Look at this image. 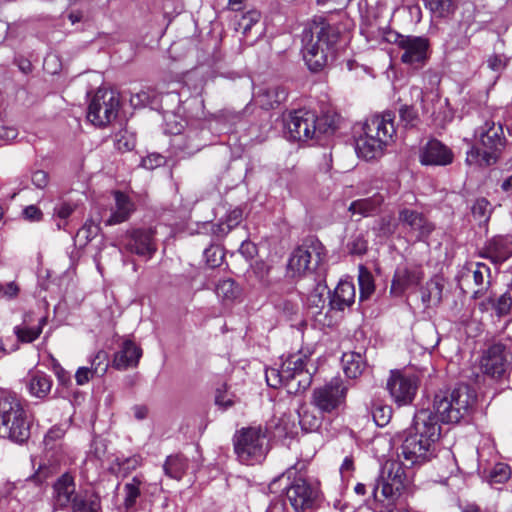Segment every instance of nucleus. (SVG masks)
I'll return each instance as SVG.
<instances>
[{
    "instance_id": "46",
    "label": "nucleus",
    "mask_w": 512,
    "mask_h": 512,
    "mask_svg": "<svg viewBox=\"0 0 512 512\" xmlns=\"http://www.w3.org/2000/svg\"><path fill=\"white\" fill-rule=\"evenodd\" d=\"M261 14L257 10H250L240 16L235 23V30L241 31L243 35H247L251 28L259 22Z\"/></svg>"
},
{
    "instance_id": "35",
    "label": "nucleus",
    "mask_w": 512,
    "mask_h": 512,
    "mask_svg": "<svg viewBox=\"0 0 512 512\" xmlns=\"http://www.w3.org/2000/svg\"><path fill=\"white\" fill-rule=\"evenodd\" d=\"M443 285L438 279H430L421 289V300L425 307L437 306L442 301Z\"/></svg>"
},
{
    "instance_id": "25",
    "label": "nucleus",
    "mask_w": 512,
    "mask_h": 512,
    "mask_svg": "<svg viewBox=\"0 0 512 512\" xmlns=\"http://www.w3.org/2000/svg\"><path fill=\"white\" fill-rule=\"evenodd\" d=\"M387 145L381 138H375L368 130H363V134L356 139L355 149L359 157L372 160L380 156Z\"/></svg>"
},
{
    "instance_id": "55",
    "label": "nucleus",
    "mask_w": 512,
    "mask_h": 512,
    "mask_svg": "<svg viewBox=\"0 0 512 512\" xmlns=\"http://www.w3.org/2000/svg\"><path fill=\"white\" fill-rule=\"evenodd\" d=\"M96 376H103L108 368L107 354L104 351H98L89 367Z\"/></svg>"
},
{
    "instance_id": "60",
    "label": "nucleus",
    "mask_w": 512,
    "mask_h": 512,
    "mask_svg": "<svg viewBox=\"0 0 512 512\" xmlns=\"http://www.w3.org/2000/svg\"><path fill=\"white\" fill-rule=\"evenodd\" d=\"M141 164L144 168L153 170L165 164V157L158 153H152L143 158Z\"/></svg>"
},
{
    "instance_id": "17",
    "label": "nucleus",
    "mask_w": 512,
    "mask_h": 512,
    "mask_svg": "<svg viewBox=\"0 0 512 512\" xmlns=\"http://www.w3.org/2000/svg\"><path fill=\"white\" fill-rule=\"evenodd\" d=\"M400 226L412 234L417 241L427 240L435 230V225L422 212L401 206L398 210Z\"/></svg>"
},
{
    "instance_id": "37",
    "label": "nucleus",
    "mask_w": 512,
    "mask_h": 512,
    "mask_svg": "<svg viewBox=\"0 0 512 512\" xmlns=\"http://www.w3.org/2000/svg\"><path fill=\"white\" fill-rule=\"evenodd\" d=\"M145 483L146 482L143 475H136L124 485V506L127 509L135 506L137 499L140 497L141 491L145 486Z\"/></svg>"
},
{
    "instance_id": "15",
    "label": "nucleus",
    "mask_w": 512,
    "mask_h": 512,
    "mask_svg": "<svg viewBox=\"0 0 512 512\" xmlns=\"http://www.w3.org/2000/svg\"><path fill=\"white\" fill-rule=\"evenodd\" d=\"M318 488L302 476L295 477L286 487V498L295 512H307L316 507Z\"/></svg>"
},
{
    "instance_id": "8",
    "label": "nucleus",
    "mask_w": 512,
    "mask_h": 512,
    "mask_svg": "<svg viewBox=\"0 0 512 512\" xmlns=\"http://www.w3.org/2000/svg\"><path fill=\"white\" fill-rule=\"evenodd\" d=\"M266 432L261 426L238 430L233 438L234 450L239 461L246 465L262 462L268 452Z\"/></svg>"
},
{
    "instance_id": "54",
    "label": "nucleus",
    "mask_w": 512,
    "mask_h": 512,
    "mask_svg": "<svg viewBox=\"0 0 512 512\" xmlns=\"http://www.w3.org/2000/svg\"><path fill=\"white\" fill-rule=\"evenodd\" d=\"M99 231V224L90 219L78 230L76 237L80 240L83 239L84 243H88L98 235Z\"/></svg>"
},
{
    "instance_id": "22",
    "label": "nucleus",
    "mask_w": 512,
    "mask_h": 512,
    "mask_svg": "<svg viewBox=\"0 0 512 512\" xmlns=\"http://www.w3.org/2000/svg\"><path fill=\"white\" fill-rule=\"evenodd\" d=\"M452 150L437 139L429 140L422 148L420 162L423 165L446 166L453 162Z\"/></svg>"
},
{
    "instance_id": "10",
    "label": "nucleus",
    "mask_w": 512,
    "mask_h": 512,
    "mask_svg": "<svg viewBox=\"0 0 512 512\" xmlns=\"http://www.w3.org/2000/svg\"><path fill=\"white\" fill-rule=\"evenodd\" d=\"M403 462L388 461L382 468L377 484L373 486V494L381 490L385 499H395L409 484V478L404 469Z\"/></svg>"
},
{
    "instance_id": "62",
    "label": "nucleus",
    "mask_w": 512,
    "mask_h": 512,
    "mask_svg": "<svg viewBox=\"0 0 512 512\" xmlns=\"http://www.w3.org/2000/svg\"><path fill=\"white\" fill-rule=\"evenodd\" d=\"M250 110V104L246 105V107L242 111H235L233 109H223L221 111V116L232 123H235L242 119L243 115Z\"/></svg>"
},
{
    "instance_id": "59",
    "label": "nucleus",
    "mask_w": 512,
    "mask_h": 512,
    "mask_svg": "<svg viewBox=\"0 0 512 512\" xmlns=\"http://www.w3.org/2000/svg\"><path fill=\"white\" fill-rule=\"evenodd\" d=\"M141 464L139 456H132L118 462L120 472L125 477Z\"/></svg>"
},
{
    "instance_id": "34",
    "label": "nucleus",
    "mask_w": 512,
    "mask_h": 512,
    "mask_svg": "<svg viewBox=\"0 0 512 512\" xmlns=\"http://www.w3.org/2000/svg\"><path fill=\"white\" fill-rule=\"evenodd\" d=\"M479 308L481 311H488L491 308L495 310L497 316H506L512 308V296L510 292L503 293L497 299L490 296L479 304Z\"/></svg>"
},
{
    "instance_id": "4",
    "label": "nucleus",
    "mask_w": 512,
    "mask_h": 512,
    "mask_svg": "<svg viewBox=\"0 0 512 512\" xmlns=\"http://www.w3.org/2000/svg\"><path fill=\"white\" fill-rule=\"evenodd\" d=\"M31 419L21 399L0 391V438L23 444L30 438Z\"/></svg>"
},
{
    "instance_id": "21",
    "label": "nucleus",
    "mask_w": 512,
    "mask_h": 512,
    "mask_svg": "<svg viewBox=\"0 0 512 512\" xmlns=\"http://www.w3.org/2000/svg\"><path fill=\"white\" fill-rule=\"evenodd\" d=\"M52 501L56 509H66L79 494L76 493L74 476L68 472L62 474L53 484Z\"/></svg>"
},
{
    "instance_id": "33",
    "label": "nucleus",
    "mask_w": 512,
    "mask_h": 512,
    "mask_svg": "<svg viewBox=\"0 0 512 512\" xmlns=\"http://www.w3.org/2000/svg\"><path fill=\"white\" fill-rule=\"evenodd\" d=\"M341 363L345 375L351 379L360 376L366 368V361L359 352H345L342 355Z\"/></svg>"
},
{
    "instance_id": "29",
    "label": "nucleus",
    "mask_w": 512,
    "mask_h": 512,
    "mask_svg": "<svg viewBox=\"0 0 512 512\" xmlns=\"http://www.w3.org/2000/svg\"><path fill=\"white\" fill-rule=\"evenodd\" d=\"M142 356V349L131 340L123 342L122 348L115 353L113 364L119 370L134 367Z\"/></svg>"
},
{
    "instance_id": "2",
    "label": "nucleus",
    "mask_w": 512,
    "mask_h": 512,
    "mask_svg": "<svg viewBox=\"0 0 512 512\" xmlns=\"http://www.w3.org/2000/svg\"><path fill=\"white\" fill-rule=\"evenodd\" d=\"M309 33L310 40L303 49V57L310 71L319 72L334 59L340 30L321 20L313 23Z\"/></svg>"
},
{
    "instance_id": "56",
    "label": "nucleus",
    "mask_w": 512,
    "mask_h": 512,
    "mask_svg": "<svg viewBox=\"0 0 512 512\" xmlns=\"http://www.w3.org/2000/svg\"><path fill=\"white\" fill-rule=\"evenodd\" d=\"M252 272L262 286H268L270 284V266L267 265L265 262H256L253 265Z\"/></svg>"
},
{
    "instance_id": "31",
    "label": "nucleus",
    "mask_w": 512,
    "mask_h": 512,
    "mask_svg": "<svg viewBox=\"0 0 512 512\" xmlns=\"http://www.w3.org/2000/svg\"><path fill=\"white\" fill-rule=\"evenodd\" d=\"M26 386L31 396L43 399L51 391L52 380L44 372H30L27 376Z\"/></svg>"
},
{
    "instance_id": "53",
    "label": "nucleus",
    "mask_w": 512,
    "mask_h": 512,
    "mask_svg": "<svg viewBox=\"0 0 512 512\" xmlns=\"http://www.w3.org/2000/svg\"><path fill=\"white\" fill-rule=\"evenodd\" d=\"M136 139L132 133H129L127 130L120 131L116 135L115 147L120 152H128L135 148Z\"/></svg>"
},
{
    "instance_id": "16",
    "label": "nucleus",
    "mask_w": 512,
    "mask_h": 512,
    "mask_svg": "<svg viewBox=\"0 0 512 512\" xmlns=\"http://www.w3.org/2000/svg\"><path fill=\"white\" fill-rule=\"evenodd\" d=\"M387 389L398 406L409 405L413 402L419 385L418 377L399 370L391 371L387 380Z\"/></svg>"
},
{
    "instance_id": "47",
    "label": "nucleus",
    "mask_w": 512,
    "mask_h": 512,
    "mask_svg": "<svg viewBox=\"0 0 512 512\" xmlns=\"http://www.w3.org/2000/svg\"><path fill=\"white\" fill-rule=\"evenodd\" d=\"M472 215L480 223H487L491 216V204L485 198L477 199L472 206Z\"/></svg>"
},
{
    "instance_id": "28",
    "label": "nucleus",
    "mask_w": 512,
    "mask_h": 512,
    "mask_svg": "<svg viewBox=\"0 0 512 512\" xmlns=\"http://www.w3.org/2000/svg\"><path fill=\"white\" fill-rule=\"evenodd\" d=\"M286 98L287 91L278 85L262 87L254 94L255 103L265 110L275 108Z\"/></svg>"
},
{
    "instance_id": "18",
    "label": "nucleus",
    "mask_w": 512,
    "mask_h": 512,
    "mask_svg": "<svg viewBox=\"0 0 512 512\" xmlns=\"http://www.w3.org/2000/svg\"><path fill=\"white\" fill-rule=\"evenodd\" d=\"M477 255L490 260L495 265H501L512 256V237L493 236L478 250Z\"/></svg>"
},
{
    "instance_id": "41",
    "label": "nucleus",
    "mask_w": 512,
    "mask_h": 512,
    "mask_svg": "<svg viewBox=\"0 0 512 512\" xmlns=\"http://www.w3.org/2000/svg\"><path fill=\"white\" fill-rule=\"evenodd\" d=\"M326 294H329L327 285L325 283L318 282L307 296L308 306L320 311L325 306Z\"/></svg>"
},
{
    "instance_id": "61",
    "label": "nucleus",
    "mask_w": 512,
    "mask_h": 512,
    "mask_svg": "<svg viewBox=\"0 0 512 512\" xmlns=\"http://www.w3.org/2000/svg\"><path fill=\"white\" fill-rule=\"evenodd\" d=\"M22 215L25 220L30 222H39L43 218V213L39 207L36 205H29L25 207L22 211Z\"/></svg>"
},
{
    "instance_id": "14",
    "label": "nucleus",
    "mask_w": 512,
    "mask_h": 512,
    "mask_svg": "<svg viewBox=\"0 0 512 512\" xmlns=\"http://www.w3.org/2000/svg\"><path fill=\"white\" fill-rule=\"evenodd\" d=\"M326 254L324 246L316 239H309L297 247L288 261V270L292 276H299L311 269V264L317 266Z\"/></svg>"
},
{
    "instance_id": "20",
    "label": "nucleus",
    "mask_w": 512,
    "mask_h": 512,
    "mask_svg": "<svg viewBox=\"0 0 512 512\" xmlns=\"http://www.w3.org/2000/svg\"><path fill=\"white\" fill-rule=\"evenodd\" d=\"M125 248L140 257L150 259L157 250L154 232L151 229L131 231L126 237Z\"/></svg>"
},
{
    "instance_id": "40",
    "label": "nucleus",
    "mask_w": 512,
    "mask_h": 512,
    "mask_svg": "<svg viewBox=\"0 0 512 512\" xmlns=\"http://www.w3.org/2000/svg\"><path fill=\"white\" fill-rule=\"evenodd\" d=\"M358 283L360 290V301L368 299L375 291L373 275L364 266L359 267Z\"/></svg>"
},
{
    "instance_id": "13",
    "label": "nucleus",
    "mask_w": 512,
    "mask_h": 512,
    "mask_svg": "<svg viewBox=\"0 0 512 512\" xmlns=\"http://www.w3.org/2000/svg\"><path fill=\"white\" fill-rule=\"evenodd\" d=\"M393 42L402 51L401 61L404 64L420 68L429 58L430 43L428 38L414 35L395 34Z\"/></svg>"
},
{
    "instance_id": "19",
    "label": "nucleus",
    "mask_w": 512,
    "mask_h": 512,
    "mask_svg": "<svg viewBox=\"0 0 512 512\" xmlns=\"http://www.w3.org/2000/svg\"><path fill=\"white\" fill-rule=\"evenodd\" d=\"M424 278V272L421 266L407 265L398 267L395 270L391 293L395 296H402L405 291L417 287Z\"/></svg>"
},
{
    "instance_id": "52",
    "label": "nucleus",
    "mask_w": 512,
    "mask_h": 512,
    "mask_svg": "<svg viewBox=\"0 0 512 512\" xmlns=\"http://www.w3.org/2000/svg\"><path fill=\"white\" fill-rule=\"evenodd\" d=\"M54 471V466L41 464L35 474L26 480V484L24 486L28 487L32 484H35L39 489V485L46 481L54 473Z\"/></svg>"
},
{
    "instance_id": "58",
    "label": "nucleus",
    "mask_w": 512,
    "mask_h": 512,
    "mask_svg": "<svg viewBox=\"0 0 512 512\" xmlns=\"http://www.w3.org/2000/svg\"><path fill=\"white\" fill-rule=\"evenodd\" d=\"M204 257L206 259V263L210 268L218 267L222 260L223 254L221 250L216 246H211L204 250Z\"/></svg>"
},
{
    "instance_id": "23",
    "label": "nucleus",
    "mask_w": 512,
    "mask_h": 512,
    "mask_svg": "<svg viewBox=\"0 0 512 512\" xmlns=\"http://www.w3.org/2000/svg\"><path fill=\"white\" fill-rule=\"evenodd\" d=\"M394 119L395 115L391 111H386L381 115H374L366 120L363 130H368L375 138H381V140L389 144L396 133Z\"/></svg>"
},
{
    "instance_id": "1",
    "label": "nucleus",
    "mask_w": 512,
    "mask_h": 512,
    "mask_svg": "<svg viewBox=\"0 0 512 512\" xmlns=\"http://www.w3.org/2000/svg\"><path fill=\"white\" fill-rule=\"evenodd\" d=\"M438 418L428 409L418 411L401 445V456L406 467L422 465L435 455V443L440 438Z\"/></svg>"
},
{
    "instance_id": "6",
    "label": "nucleus",
    "mask_w": 512,
    "mask_h": 512,
    "mask_svg": "<svg viewBox=\"0 0 512 512\" xmlns=\"http://www.w3.org/2000/svg\"><path fill=\"white\" fill-rule=\"evenodd\" d=\"M309 358L303 354L289 355L278 368H268L265 371L266 382L272 388L282 385L288 393L305 391L312 382V374L307 368Z\"/></svg>"
},
{
    "instance_id": "57",
    "label": "nucleus",
    "mask_w": 512,
    "mask_h": 512,
    "mask_svg": "<svg viewBox=\"0 0 512 512\" xmlns=\"http://www.w3.org/2000/svg\"><path fill=\"white\" fill-rule=\"evenodd\" d=\"M510 477V469L506 464L498 463L490 472L491 483H504Z\"/></svg>"
},
{
    "instance_id": "63",
    "label": "nucleus",
    "mask_w": 512,
    "mask_h": 512,
    "mask_svg": "<svg viewBox=\"0 0 512 512\" xmlns=\"http://www.w3.org/2000/svg\"><path fill=\"white\" fill-rule=\"evenodd\" d=\"M31 181L37 189H44L49 183V175L44 170H36L32 173Z\"/></svg>"
},
{
    "instance_id": "24",
    "label": "nucleus",
    "mask_w": 512,
    "mask_h": 512,
    "mask_svg": "<svg viewBox=\"0 0 512 512\" xmlns=\"http://www.w3.org/2000/svg\"><path fill=\"white\" fill-rule=\"evenodd\" d=\"M170 144L175 153L183 157L192 156L205 146L198 130H189L186 134L177 132L172 137Z\"/></svg>"
},
{
    "instance_id": "5",
    "label": "nucleus",
    "mask_w": 512,
    "mask_h": 512,
    "mask_svg": "<svg viewBox=\"0 0 512 512\" xmlns=\"http://www.w3.org/2000/svg\"><path fill=\"white\" fill-rule=\"evenodd\" d=\"M476 145L466 154V163L479 167L494 165L506 145V137L500 123L486 121L474 132Z\"/></svg>"
},
{
    "instance_id": "42",
    "label": "nucleus",
    "mask_w": 512,
    "mask_h": 512,
    "mask_svg": "<svg viewBox=\"0 0 512 512\" xmlns=\"http://www.w3.org/2000/svg\"><path fill=\"white\" fill-rule=\"evenodd\" d=\"M70 507L72 512H99L100 500L96 496L79 495Z\"/></svg>"
},
{
    "instance_id": "38",
    "label": "nucleus",
    "mask_w": 512,
    "mask_h": 512,
    "mask_svg": "<svg viewBox=\"0 0 512 512\" xmlns=\"http://www.w3.org/2000/svg\"><path fill=\"white\" fill-rule=\"evenodd\" d=\"M299 424L304 432H315L322 425V418L310 410L306 404L298 409Z\"/></svg>"
},
{
    "instance_id": "12",
    "label": "nucleus",
    "mask_w": 512,
    "mask_h": 512,
    "mask_svg": "<svg viewBox=\"0 0 512 512\" xmlns=\"http://www.w3.org/2000/svg\"><path fill=\"white\" fill-rule=\"evenodd\" d=\"M348 389L343 379L332 378L313 390L312 403L322 413H332L344 405Z\"/></svg>"
},
{
    "instance_id": "9",
    "label": "nucleus",
    "mask_w": 512,
    "mask_h": 512,
    "mask_svg": "<svg viewBox=\"0 0 512 512\" xmlns=\"http://www.w3.org/2000/svg\"><path fill=\"white\" fill-rule=\"evenodd\" d=\"M120 108L119 95L113 90L98 89L89 102L87 119L103 127L116 119Z\"/></svg>"
},
{
    "instance_id": "27",
    "label": "nucleus",
    "mask_w": 512,
    "mask_h": 512,
    "mask_svg": "<svg viewBox=\"0 0 512 512\" xmlns=\"http://www.w3.org/2000/svg\"><path fill=\"white\" fill-rule=\"evenodd\" d=\"M356 290L351 281L341 280L333 294L330 296L329 306L331 310L344 311L355 302Z\"/></svg>"
},
{
    "instance_id": "51",
    "label": "nucleus",
    "mask_w": 512,
    "mask_h": 512,
    "mask_svg": "<svg viewBox=\"0 0 512 512\" xmlns=\"http://www.w3.org/2000/svg\"><path fill=\"white\" fill-rule=\"evenodd\" d=\"M347 249L352 255L362 256L367 252L368 241L363 234H354L347 243Z\"/></svg>"
},
{
    "instance_id": "64",
    "label": "nucleus",
    "mask_w": 512,
    "mask_h": 512,
    "mask_svg": "<svg viewBox=\"0 0 512 512\" xmlns=\"http://www.w3.org/2000/svg\"><path fill=\"white\" fill-rule=\"evenodd\" d=\"M73 211V205L63 202L54 208V215L57 216L60 220L65 221L73 213Z\"/></svg>"
},
{
    "instance_id": "43",
    "label": "nucleus",
    "mask_w": 512,
    "mask_h": 512,
    "mask_svg": "<svg viewBox=\"0 0 512 512\" xmlns=\"http://www.w3.org/2000/svg\"><path fill=\"white\" fill-rule=\"evenodd\" d=\"M400 125L405 129H412L419 125L420 118L417 110L407 104H403L398 109Z\"/></svg>"
},
{
    "instance_id": "48",
    "label": "nucleus",
    "mask_w": 512,
    "mask_h": 512,
    "mask_svg": "<svg viewBox=\"0 0 512 512\" xmlns=\"http://www.w3.org/2000/svg\"><path fill=\"white\" fill-rule=\"evenodd\" d=\"M372 417L379 427L386 426L392 417V408L381 403L374 404L372 408Z\"/></svg>"
},
{
    "instance_id": "39",
    "label": "nucleus",
    "mask_w": 512,
    "mask_h": 512,
    "mask_svg": "<svg viewBox=\"0 0 512 512\" xmlns=\"http://www.w3.org/2000/svg\"><path fill=\"white\" fill-rule=\"evenodd\" d=\"M425 7L436 17L445 18L456 9L455 0H424Z\"/></svg>"
},
{
    "instance_id": "11",
    "label": "nucleus",
    "mask_w": 512,
    "mask_h": 512,
    "mask_svg": "<svg viewBox=\"0 0 512 512\" xmlns=\"http://www.w3.org/2000/svg\"><path fill=\"white\" fill-rule=\"evenodd\" d=\"M512 367V344L495 342L482 354L481 371L492 378H502Z\"/></svg>"
},
{
    "instance_id": "36",
    "label": "nucleus",
    "mask_w": 512,
    "mask_h": 512,
    "mask_svg": "<svg viewBox=\"0 0 512 512\" xmlns=\"http://www.w3.org/2000/svg\"><path fill=\"white\" fill-rule=\"evenodd\" d=\"M188 468V460L180 454L170 455L167 457L163 469L165 474L176 480L182 479Z\"/></svg>"
},
{
    "instance_id": "7",
    "label": "nucleus",
    "mask_w": 512,
    "mask_h": 512,
    "mask_svg": "<svg viewBox=\"0 0 512 512\" xmlns=\"http://www.w3.org/2000/svg\"><path fill=\"white\" fill-rule=\"evenodd\" d=\"M476 396L466 385H460L451 391H439L435 394L433 408L438 423H458L468 415Z\"/></svg>"
},
{
    "instance_id": "50",
    "label": "nucleus",
    "mask_w": 512,
    "mask_h": 512,
    "mask_svg": "<svg viewBox=\"0 0 512 512\" xmlns=\"http://www.w3.org/2000/svg\"><path fill=\"white\" fill-rule=\"evenodd\" d=\"M14 334L21 343H32L41 334V328H31L27 326L18 325L14 327Z\"/></svg>"
},
{
    "instance_id": "3",
    "label": "nucleus",
    "mask_w": 512,
    "mask_h": 512,
    "mask_svg": "<svg viewBox=\"0 0 512 512\" xmlns=\"http://www.w3.org/2000/svg\"><path fill=\"white\" fill-rule=\"evenodd\" d=\"M284 133L289 140L298 142L320 141L323 135L335 131L333 121L327 116H318L314 111L298 109L283 114Z\"/></svg>"
},
{
    "instance_id": "26",
    "label": "nucleus",
    "mask_w": 512,
    "mask_h": 512,
    "mask_svg": "<svg viewBox=\"0 0 512 512\" xmlns=\"http://www.w3.org/2000/svg\"><path fill=\"white\" fill-rule=\"evenodd\" d=\"M115 207L111 209L110 216L104 220L108 226L117 225L127 221L135 210V204L128 195L121 191L114 192Z\"/></svg>"
},
{
    "instance_id": "44",
    "label": "nucleus",
    "mask_w": 512,
    "mask_h": 512,
    "mask_svg": "<svg viewBox=\"0 0 512 512\" xmlns=\"http://www.w3.org/2000/svg\"><path fill=\"white\" fill-rule=\"evenodd\" d=\"M399 225V222H396L391 215H387L375 222L373 231L378 237L388 238L396 232Z\"/></svg>"
},
{
    "instance_id": "49",
    "label": "nucleus",
    "mask_w": 512,
    "mask_h": 512,
    "mask_svg": "<svg viewBox=\"0 0 512 512\" xmlns=\"http://www.w3.org/2000/svg\"><path fill=\"white\" fill-rule=\"evenodd\" d=\"M65 431L58 426H54L48 430L44 437V446L46 451H53L60 447V441Z\"/></svg>"
},
{
    "instance_id": "32",
    "label": "nucleus",
    "mask_w": 512,
    "mask_h": 512,
    "mask_svg": "<svg viewBox=\"0 0 512 512\" xmlns=\"http://www.w3.org/2000/svg\"><path fill=\"white\" fill-rule=\"evenodd\" d=\"M474 284L478 287L472 294L474 300L483 297L491 287V269L488 265L482 262L475 264V269L472 270Z\"/></svg>"
},
{
    "instance_id": "30",
    "label": "nucleus",
    "mask_w": 512,
    "mask_h": 512,
    "mask_svg": "<svg viewBox=\"0 0 512 512\" xmlns=\"http://www.w3.org/2000/svg\"><path fill=\"white\" fill-rule=\"evenodd\" d=\"M384 201V195L377 192L371 197L362 198L351 202L348 211L352 214H359L362 217H369L380 211Z\"/></svg>"
},
{
    "instance_id": "45",
    "label": "nucleus",
    "mask_w": 512,
    "mask_h": 512,
    "mask_svg": "<svg viewBox=\"0 0 512 512\" xmlns=\"http://www.w3.org/2000/svg\"><path fill=\"white\" fill-rule=\"evenodd\" d=\"M216 294L223 300L232 301L239 296L240 290L234 280L224 279L216 286Z\"/></svg>"
}]
</instances>
